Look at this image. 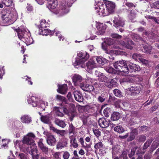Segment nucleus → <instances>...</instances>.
I'll return each instance as SVG.
<instances>
[{"label":"nucleus","instance_id":"1","mask_svg":"<svg viewBox=\"0 0 159 159\" xmlns=\"http://www.w3.org/2000/svg\"><path fill=\"white\" fill-rule=\"evenodd\" d=\"M35 135L32 133H28L23 138L22 142L19 140L14 142V145L18 147L20 149L25 153L30 154L33 159H38L39 154L34 156V152H37L38 150L35 143Z\"/></svg>","mask_w":159,"mask_h":159},{"label":"nucleus","instance_id":"2","mask_svg":"<svg viewBox=\"0 0 159 159\" xmlns=\"http://www.w3.org/2000/svg\"><path fill=\"white\" fill-rule=\"evenodd\" d=\"M18 17L16 10L12 9L11 11L3 10L2 11V18L3 23L5 25H8L14 23Z\"/></svg>","mask_w":159,"mask_h":159},{"label":"nucleus","instance_id":"3","mask_svg":"<svg viewBox=\"0 0 159 159\" xmlns=\"http://www.w3.org/2000/svg\"><path fill=\"white\" fill-rule=\"evenodd\" d=\"M19 39L25 42L27 45L33 43V40L30 36L29 31L24 26H21L16 30Z\"/></svg>","mask_w":159,"mask_h":159},{"label":"nucleus","instance_id":"4","mask_svg":"<svg viewBox=\"0 0 159 159\" xmlns=\"http://www.w3.org/2000/svg\"><path fill=\"white\" fill-rule=\"evenodd\" d=\"M49 25L46 20H41L40 21V25L39 26V34L43 35H52L55 31L56 35L58 37L59 39L61 40V39L63 41L64 38L61 35L59 31H56L55 30L54 31H51L47 28L49 26Z\"/></svg>","mask_w":159,"mask_h":159},{"label":"nucleus","instance_id":"5","mask_svg":"<svg viewBox=\"0 0 159 159\" xmlns=\"http://www.w3.org/2000/svg\"><path fill=\"white\" fill-rule=\"evenodd\" d=\"M76 0H63L61 1L58 7V16H63L69 12V7Z\"/></svg>","mask_w":159,"mask_h":159},{"label":"nucleus","instance_id":"6","mask_svg":"<svg viewBox=\"0 0 159 159\" xmlns=\"http://www.w3.org/2000/svg\"><path fill=\"white\" fill-rule=\"evenodd\" d=\"M28 103L33 107H40L43 110H45L46 106L48 105L47 102L41 100L38 97L33 95H29L28 99Z\"/></svg>","mask_w":159,"mask_h":159},{"label":"nucleus","instance_id":"7","mask_svg":"<svg viewBox=\"0 0 159 159\" xmlns=\"http://www.w3.org/2000/svg\"><path fill=\"white\" fill-rule=\"evenodd\" d=\"M94 6L95 9L98 15L104 16L109 14L105 2L100 0H95Z\"/></svg>","mask_w":159,"mask_h":159},{"label":"nucleus","instance_id":"8","mask_svg":"<svg viewBox=\"0 0 159 159\" xmlns=\"http://www.w3.org/2000/svg\"><path fill=\"white\" fill-rule=\"evenodd\" d=\"M114 67L118 71L127 73L129 72V70L126 63V61L123 60L116 61L114 64Z\"/></svg>","mask_w":159,"mask_h":159},{"label":"nucleus","instance_id":"9","mask_svg":"<svg viewBox=\"0 0 159 159\" xmlns=\"http://www.w3.org/2000/svg\"><path fill=\"white\" fill-rule=\"evenodd\" d=\"M89 55L86 52H80L77 54V58L74 63L75 66L82 65L89 58Z\"/></svg>","mask_w":159,"mask_h":159},{"label":"nucleus","instance_id":"10","mask_svg":"<svg viewBox=\"0 0 159 159\" xmlns=\"http://www.w3.org/2000/svg\"><path fill=\"white\" fill-rule=\"evenodd\" d=\"M58 5L57 0H48L47 6L51 11L58 16Z\"/></svg>","mask_w":159,"mask_h":159},{"label":"nucleus","instance_id":"11","mask_svg":"<svg viewBox=\"0 0 159 159\" xmlns=\"http://www.w3.org/2000/svg\"><path fill=\"white\" fill-rule=\"evenodd\" d=\"M43 134L46 136L47 143L50 146H54L56 142V139L54 136L46 131L44 132Z\"/></svg>","mask_w":159,"mask_h":159},{"label":"nucleus","instance_id":"12","mask_svg":"<svg viewBox=\"0 0 159 159\" xmlns=\"http://www.w3.org/2000/svg\"><path fill=\"white\" fill-rule=\"evenodd\" d=\"M84 81L79 86L82 90L89 92L93 91L94 90V88L93 86L87 84L86 83H84Z\"/></svg>","mask_w":159,"mask_h":159},{"label":"nucleus","instance_id":"13","mask_svg":"<svg viewBox=\"0 0 159 159\" xmlns=\"http://www.w3.org/2000/svg\"><path fill=\"white\" fill-rule=\"evenodd\" d=\"M120 44L123 47L130 49H132L133 48V46L134 45L133 42L130 39H126L125 42L124 41L120 42Z\"/></svg>","mask_w":159,"mask_h":159},{"label":"nucleus","instance_id":"14","mask_svg":"<svg viewBox=\"0 0 159 159\" xmlns=\"http://www.w3.org/2000/svg\"><path fill=\"white\" fill-rule=\"evenodd\" d=\"M72 78L73 82L75 85L79 86L84 81L82 77L79 75L75 74Z\"/></svg>","mask_w":159,"mask_h":159},{"label":"nucleus","instance_id":"15","mask_svg":"<svg viewBox=\"0 0 159 159\" xmlns=\"http://www.w3.org/2000/svg\"><path fill=\"white\" fill-rule=\"evenodd\" d=\"M68 142V139L63 138L59 141L57 143L56 148L57 149H61L66 147Z\"/></svg>","mask_w":159,"mask_h":159},{"label":"nucleus","instance_id":"16","mask_svg":"<svg viewBox=\"0 0 159 159\" xmlns=\"http://www.w3.org/2000/svg\"><path fill=\"white\" fill-rule=\"evenodd\" d=\"M105 2L109 14L114 12L116 7L115 3L109 1H106Z\"/></svg>","mask_w":159,"mask_h":159},{"label":"nucleus","instance_id":"17","mask_svg":"<svg viewBox=\"0 0 159 159\" xmlns=\"http://www.w3.org/2000/svg\"><path fill=\"white\" fill-rule=\"evenodd\" d=\"M95 75L98 77L99 81L106 82H107L109 79L103 73L100 72L99 71L96 70L95 73Z\"/></svg>","mask_w":159,"mask_h":159},{"label":"nucleus","instance_id":"18","mask_svg":"<svg viewBox=\"0 0 159 159\" xmlns=\"http://www.w3.org/2000/svg\"><path fill=\"white\" fill-rule=\"evenodd\" d=\"M142 55L138 53H134L132 56L134 60L140 61L143 64H146L148 63V61L143 58Z\"/></svg>","mask_w":159,"mask_h":159},{"label":"nucleus","instance_id":"19","mask_svg":"<svg viewBox=\"0 0 159 159\" xmlns=\"http://www.w3.org/2000/svg\"><path fill=\"white\" fill-rule=\"evenodd\" d=\"M67 111V109L66 108L55 107L54 109L55 114L59 117H63L64 115V113H66Z\"/></svg>","mask_w":159,"mask_h":159},{"label":"nucleus","instance_id":"20","mask_svg":"<svg viewBox=\"0 0 159 159\" xmlns=\"http://www.w3.org/2000/svg\"><path fill=\"white\" fill-rule=\"evenodd\" d=\"M98 123L101 127L106 128L109 126L110 121L104 118H102L99 120Z\"/></svg>","mask_w":159,"mask_h":159},{"label":"nucleus","instance_id":"21","mask_svg":"<svg viewBox=\"0 0 159 159\" xmlns=\"http://www.w3.org/2000/svg\"><path fill=\"white\" fill-rule=\"evenodd\" d=\"M96 26L98 31L97 32L98 35H102L105 32L106 27L104 26L103 23H97L96 24Z\"/></svg>","mask_w":159,"mask_h":159},{"label":"nucleus","instance_id":"22","mask_svg":"<svg viewBox=\"0 0 159 159\" xmlns=\"http://www.w3.org/2000/svg\"><path fill=\"white\" fill-rule=\"evenodd\" d=\"M114 26L116 28L122 27L124 25V22L121 18L118 17H115L113 20Z\"/></svg>","mask_w":159,"mask_h":159},{"label":"nucleus","instance_id":"23","mask_svg":"<svg viewBox=\"0 0 159 159\" xmlns=\"http://www.w3.org/2000/svg\"><path fill=\"white\" fill-rule=\"evenodd\" d=\"M129 90L131 92L132 95L134 96L140 93L141 88L140 86L134 85L131 86Z\"/></svg>","mask_w":159,"mask_h":159},{"label":"nucleus","instance_id":"24","mask_svg":"<svg viewBox=\"0 0 159 159\" xmlns=\"http://www.w3.org/2000/svg\"><path fill=\"white\" fill-rule=\"evenodd\" d=\"M75 99L79 102H82L84 100L83 96L82 94L79 91H75L73 93Z\"/></svg>","mask_w":159,"mask_h":159},{"label":"nucleus","instance_id":"25","mask_svg":"<svg viewBox=\"0 0 159 159\" xmlns=\"http://www.w3.org/2000/svg\"><path fill=\"white\" fill-rule=\"evenodd\" d=\"M39 147L45 153H47L48 152V148L43 143V139H40L38 143Z\"/></svg>","mask_w":159,"mask_h":159},{"label":"nucleus","instance_id":"26","mask_svg":"<svg viewBox=\"0 0 159 159\" xmlns=\"http://www.w3.org/2000/svg\"><path fill=\"white\" fill-rule=\"evenodd\" d=\"M68 90V87L66 84H64L61 85H58V89H57V91L62 94H66Z\"/></svg>","mask_w":159,"mask_h":159},{"label":"nucleus","instance_id":"27","mask_svg":"<svg viewBox=\"0 0 159 159\" xmlns=\"http://www.w3.org/2000/svg\"><path fill=\"white\" fill-rule=\"evenodd\" d=\"M20 120L22 123L28 124L30 123L32 121L31 117L27 115L22 116L20 118Z\"/></svg>","mask_w":159,"mask_h":159},{"label":"nucleus","instance_id":"28","mask_svg":"<svg viewBox=\"0 0 159 159\" xmlns=\"http://www.w3.org/2000/svg\"><path fill=\"white\" fill-rule=\"evenodd\" d=\"M12 3V0H0V7L3 8L4 5L10 7Z\"/></svg>","mask_w":159,"mask_h":159},{"label":"nucleus","instance_id":"29","mask_svg":"<svg viewBox=\"0 0 159 159\" xmlns=\"http://www.w3.org/2000/svg\"><path fill=\"white\" fill-rule=\"evenodd\" d=\"M51 118V115L50 114L42 116L41 117V121L43 123L46 124H48L50 123Z\"/></svg>","mask_w":159,"mask_h":159},{"label":"nucleus","instance_id":"30","mask_svg":"<svg viewBox=\"0 0 159 159\" xmlns=\"http://www.w3.org/2000/svg\"><path fill=\"white\" fill-rule=\"evenodd\" d=\"M129 66L131 70H132V71H139L140 70V68L139 65L136 64L130 63L129 64Z\"/></svg>","mask_w":159,"mask_h":159},{"label":"nucleus","instance_id":"31","mask_svg":"<svg viewBox=\"0 0 159 159\" xmlns=\"http://www.w3.org/2000/svg\"><path fill=\"white\" fill-rule=\"evenodd\" d=\"M96 66L95 61L93 59H90L87 64V66L89 69H92Z\"/></svg>","mask_w":159,"mask_h":159},{"label":"nucleus","instance_id":"32","mask_svg":"<svg viewBox=\"0 0 159 159\" xmlns=\"http://www.w3.org/2000/svg\"><path fill=\"white\" fill-rule=\"evenodd\" d=\"M70 147H72L75 148H76L78 147L79 145L76 142V138H73L72 137H70Z\"/></svg>","mask_w":159,"mask_h":159},{"label":"nucleus","instance_id":"33","mask_svg":"<svg viewBox=\"0 0 159 159\" xmlns=\"http://www.w3.org/2000/svg\"><path fill=\"white\" fill-rule=\"evenodd\" d=\"M50 129L53 132L56 133L57 134H60L61 135H62L65 132L64 130H61L58 129L52 126H50Z\"/></svg>","mask_w":159,"mask_h":159},{"label":"nucleus","instance_id":"34","mask_svg":"<svg viewBox=\"0 0 159 159\" xmlns=\"http://www.w3.org/2000/svg\"><path fill=\"white\" fill-rule=\"evenodd\" d=\"M55 123L56 125L62 128L65 127L66 125L64 121L58 119H55Z\"/></svg>","mask_w":159,"mask_h":159},{"label":"nucleus","instance_id":"35","mask_svg":"<svg viewBox=\"0 0 159 159\" xmlns=\"http://www.w3.org/2000/svg\"><path fill=\"white\" fill-rule=\"evenodd\" d=\"M120 116V114L118 112H114L111 116V120L114 121L118 120Z\"/></svg>","mask_w":159,"mask_h":159},{"label":"nucleus","instance_id":"36","mask_svg":"<svg viewBox=\"0 0 159 159\" xmlns=\"http://www.w3.org/2000/svg\"><path fill=\"white\" fill-rule=\"evenodd\" d=\"M96 60L98 64L102 65L105 64L107 62V60L104 58L97 57Z\"/></svg>","mask_w":159,"mask_h":159},{"label":"nucleus","instance_id":"37","mask_svg":"<svg viewBox=\"0 0 159 159\" xmlns=\"http://www.w3.org/2000/svg\"><path fill=\"white\" fill-rule=\"evenodd\" d=\"M79 141L82 147L88 151V148L90 147L89 145L86 143H85V144H84V141L83 138H80L79 139Z\"/></svg>","mask_w":159,"mask_h":159},{"label":"nucleus","instance_id":"38","mask_svg":"<svg viewBox=\"0 0 159 159\" xmlns=\"http://www.w3.org/2000/svg\"><path fill=\"white\" fill-rule=\"evenodd\" d=\"M152 49V47L148 45H145L143 47V51L145 53L150 54Z\"/></svg>","mask_w":159,"mask_h":159},{"label":"nucleus","instance_id":"39","mask_svg":"<svg viewBox=\"0 0 159 159\" xmlns=\"http://www.w3.org/2000/svg\"><path fill=\"white\" fill-rule=\"evenodd\" d=\"M159 145V141L157 140H155L153 142L151 147V152H153L154 150Z\"/></svg>","mask_w":159,"mask_h":159},{"label":"nucleus","instance_id":"40","mask_svg":"<svg viewBox=\"0 0 159 159\" xmlns=\"http://www.w3.org/2000/svg\"><path fill=\"white\" fill-rule=\"evenodd\" d=\"M134 148H136V153L137 155L143 154L146 151L145 150H143V148H142L136 146L134 147Z\"/></svg>","mask_w":159,"mask_h":159},{"label":"nucleus","instance_id":"41","mask_svg":"<svg viewBox=\"0 0 159 159\" xmlns=\"http://www.w3.org/2000/svg\"><path fill=\"white\" fill-rule=\"evenodd\" d=\"M76 129V128L73 126L71 123H69V133L70 134H74L75 132Z\"/></svg>","mask_w":159,"mask_h":159},{"label":"nucleus","instance_id":"42","mask_svg":"<svg viewBox=\"0 0 159 159\" xmlns=\"http://www.w3.org/2000/svg\"><path fill=\"white\" fill-rule=\"evenodd\" d=\"M129 12L130 13L129 15V18L132 22H134L135 21L134 19L136 17V13L134 11H129Z\"/></svg>","mask_w":159,"mask_h":159},{"label":"nucleus","instance_id":"43","mask_svg":"<svg viewBox=\"0 0 159 159\" xmlns=\"http://www.w3.org/2000/svg\"><path fill=\"white\" fill-rule=\"evenodd\" d=\"M152 140L153 139H149L147 140L143 146V150L146 151V149L150 146Z\"/></svg>","mask_w":159,"mask_h":159},{"label":"nucleus","instance_id":"44","mask_svg":"<svg viewBox=\"0 0 159 159\" xmlns=\"http://www.w3.org/2000/svg\"><path fill=\"white\" fill-rule=\"evenodd\" d=\"M114 130L119 133H121L125 131L124 129L120 125L116 126L115 127Z\"/></svg>","mask_w":159,"mask_h":159},{"label":"nucleus","instance_id":"45","mask_svg":"<svg viewBox=\"0 0 159 159\" xmlns=\"http://www.w3.org/2000/svg\"><path fill=\"white\" fill-rule=\"evenodd\" d=\"M132 39L134 40L138 41L142 39V38L138 34L133 33H132L131 35Z\"/></svg>","mask_w":159,"mask_h":159},{"label":"nucleus","instance_id":"46","mask_svg":"<svg viewBox=\"0 0 159 159\" xmlns=\"http://www.w3.org/2000/svg\"><path fill=\"white\" fill-rule=\"evenodd\" d=\"M111 111V109L110 108L107 107L103 111V113L104 116L107 117L109 116L110 113Z\"/></svg>","mask_w":159,"mask_h":159},{"label":"nucleus","instance_id":"47","mask_svg":"<svg viewBox=\"0 0 159 159\" xmlns=\"http://www.w3.org/2000/svg\"><path fill=\"white\" fill-rule=\"evenodd\" d=\"M105 70L107 72L110 73L115 74L116 73V71L111 67L108 66L107 67Z\"/></svg>","mask_w":159,"mask_h":159},{"label":"nucleus","instance_id":"48","mask_svg":"<svg viewBox=\"0 0 159 159\" xmlns=\"http://www.w3.org/2000/svg\"><path fill=\"white\" fill-rule=\"evenodd\" d=\"M120 149L119 148L117 147H114L112 148V157L116 156V154L119 152Z\"/></svg>","mask_w":159,"mask_h":159},{"label":"nucleus","instance_id":"49","mask_svg":"<svg viewBox=\"0 0 159 159\" xmlns=\"http://www.w3.org/2000/svg\"><path fill=\"white\" fill-rule=\"evenodd\" d=\"M106 98V95L105 94H102L99 96L98 98V100L101 102H103Z\"/></svg>","mask_w":159,"mask_h":159},{"label":"nucleus","instance_id":"50","mask_svg":"<svg viewBox=\"0 0 159 159\" xmlns=\"http://www.w3.org/2000/svg\"><path fill=\"white\" fill-rule=\"evenodd\" d=\"M108 53L111 55H119L120 54V52L116 50H110Z\"/></svg>","mask_w":159,"mask_h":159},{"label":"nucleus","instance_id":"51","mask_svg":"<svg viewBox=\"0 0 159 159\" xmlns=\"http://www.w3.org/2000/svg\"><path fill=\"white\" fill-rule=\"evenodd\" d=\"M62 157L64 159H69L70 156V154L67 151H63Z\"/></svg>","mask_w":159,"mask_h":159},{"label":"nucleus","instance_id":"52","mask_svg":"<svg viewBox=\"0 0 159 159\" xmlns=\"http://www.w3.org/2000/svg\"><path fill=\"white\" fill-rule=\"evenodd\" d=\"M113 93L117 97H120L122 96L121 92L119 89H114L113 91Z\"/></svg>","mask_w":159,"mask_h":159},{"label":"nucleus","instance_id":"53","mask_svg":"<svg viewBox=\"0 0 159 159\" xmlns=\"http://www.w3.org/2000/svg\"><path fill=\"white\" fill-rule=\"evenodd\" d=\"M137 138L138 140L140 142H143L146 139V136L143 135L139 136Z\"/></svg>","mask_w":159,"mask_h":159},{"label":"nucleus","instance_id":"54","mask_svg":"<svg viewBox=\"0 0 159 159\" xmlns=\"http://www.w3.org/2000/svg\"><path fill=\"white\" fill-rule=\"evenodd\" d=\"M56 99L60 101H65V98L63 96L59 95H57L56 97Z\"/></svg>","mask_w":159,"mask_h":159},{"label":"nucleus","instance_id":"55","mask_svg":"<svg viewBox=\"0 0 159 159\" xmlns=\"http://www.w3.org/2000/svg\"><path fill=\"white\" fill-rule=\"evenodd\" d=\"M103 146L102 143L100 142L96 143L94 146V148L96 149H98L100 148H101Z\"/></svg>","mask_w":159,"mask_h":159},{"label":"nucleus","instance_id":"56","mask_svg":"<svg viewBox=\"0 0 159 159\" xmlns=\"http://www.w3.org/2000/svg\"><path fill=\"white\" fill-rule=\"evenodd\" d=\"M111 36L112 38L116 39H120L122 36L121 35H119L117 34H111Z\"/></svg>","mask_w":159,"mask_h":159},{"label":"nucleus","instance_id":"57","mask_svg":"<svg viewBox=\"0 0 159 159\" xmlns=\"http://www.w3.org/2000/svg\"><path fill=\"white\" fill-rule=\"evenodd\" d=\"M93 131L95 135L97 137H98L100 136V132L98 129H93Z\"/></svg>","mask_w":159,"mask_h":159},{"label":"nucleus","instance_id":"58","mask_svg":"<svg viewBox=\"0 0 159 159\" xmlns=\"http://www.w3.org/2000/svg\"><path fill=\"white\" fill-rule=\"evenodd\" d=\"M152 7V8L159 9V0L153 3Z\"/></svg>","mask_w":159,"mask_h":159},{"label":"nucleus","instance_id":"59","mask_svg":"<svg viewBox=\"0 0 159 159\" xmlns=\"http://www.w3.org/2000/svg\"><path fill=\"white\" fill-rule=\"evenodd\" d=\"M5 74V70L4 69V66H2L0 68V79H2V76Z\"/></svg>","mask_w":159,"mask_h":159},{"label":"nucleus","instance_id":"60","mask_svg":"<svg viewBox=\"0 0 159 159\" xmlns=\"http://www.w3.org/2000/svg\"><path fill=\"white\" fill-rule=\"evenodd\" d=\"M136 151L135 148H133L131 149L130 153L129 154V157L131 158L132 157L134 154L135 152Z\"/></svg>","mask_w":159,"mask_h":159},{"label":"nucleus","instance_id":"61","mask_svg":"<svg viewBox=\"0 0 159 159\" xmlns=\"http://www.w3.org/2000/svg\"><path fill=\"white\" fill-rule=\"evenodd\" d=\"M105 85H106V86L107 87H108L110 88H111V87H112L113 86V84H112V83H111L109 79H108V80L107 82H105Z\"/></svg>","mask_w":159,"mask_h":159},{"label":"nucleus","instance_id":"62","mask_svg":"<svg viewBox=\"0 0 159 159\" xmlns=\"http://www.w3.org/2000/svg\"><path fill=\"white\" fill-rule=\"evenodd\" d=\"M61 153L60 152H58L54 153L53 155V156L55 159H61L60 157Z\"/></svg>","mask_w":159,"mask_h":159},{"label":"nucleus","instance_id":"63","mask_svg":"<svg viewBox=\"0 0 159 159\" xmlns=\"http://www.w3.org/2000/svg\"><path fill=\"white\" fill-rule=\"evenodd\" d=\"M18 157L20 159H27L25 155L23 153L19 154L18 156Z\"/></svg>","mask_w":159,"mask_h":159},{"label":"nucleus","instance_id":"64","mask_svg":"<svg viewBox=\"0 0 159 159\" xmlns=\"http://www.w3.org/2000/svg\"><path fill=\"white\" fill-rule=\"evenodd\" d=\"M145 17L147 19L153 20L154 21L156 20V18L154 16H152L149 15H146Z\"/></svg>","mask_w":159,"mask_h":159}]
</instances>
